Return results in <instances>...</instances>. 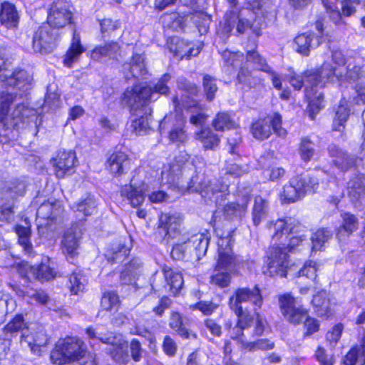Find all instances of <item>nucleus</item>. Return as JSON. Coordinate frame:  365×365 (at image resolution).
<instances>
[{
    "mask_svg": "<svg viewBox=\"0 0 365 365\" xmlns=\"http://www.w3.org/2000/svg\"><path fill=\"white\" fill-rule=\"evenodd\" d=\"M162 182L169 185H179L186 182L187 190L198 192L204 198L219 203L227 195L229 185L224 178H210L207 173L206 165L200 159L192 162L181 163L175 160L164 165L161 173Z\"/></svg>",
    "mask_w": 365,
    "mask_h": 365,
    "instance_id": "f257e3e1",
    "label": "nucleus"
},
{
    "mask_svg": "<svg viewBox=\"0 0 365 365\" xmlns=\"http://www.w3.org/2000/svg\"><path fill=\"white\" fill-rule=\"evenodd\" d=\"M16 101L15 93H3L0 98V123L4 127L22 129L37 118L36 111L24 103Z\"/></svg>",
    "mask_w": 365,
    "mask_h": 365,
    "instance_id": "f03ea898",
    "label": "nucleus"
},
{
    "mask_svg": "<svg viewBox=\"0 0 365 365\" xmlns=\"http://www.w3.org/2000/svg\"><path fill=\"white\" fill-rule=\"evenodd\" d=\"M268 229L272 233V242L276 247H285L284 252H292L295 247L302 243L307 237L308 232L306 227L294 218L287 217L272 221Z\"/></svg>",
    "mask_w": 365,
    "mask_h": 365,
    "instance_id": "7ed1b4c3",
    "label": "nucleus"
},
{
    "mask_svg": "<svg viewBox=\"0 0 365 365\" xmlns=\"http://www.w3.org/2000/svg\"><path fill=\"white\" fill-rule=\"evenodd\" d=\"M86 346L83 341L77 337H66L60 339L56 344L51 352L50 359L53 364H78L79 363H70L81 359L86 354Z\"/></svg>",
    "mask_w": 365,
    "mask_h": 365,
    "instance_id": "20e7f679",
    "label": "nucleus"
},
{
    "mask_svg": "<svg viewBox=\"0 0 365 365\" xmlns=\"http://www.w3.org/2000/svg\"><path fill=\"white\" fill-rule=\"evenodd\" d=\"M177 84L178 88L184 92V98H187V100H182V106L185 108L190 110L191 112V116L190 118V123L195 126L202 125L207 116L203 113L204 106L193 99L199 93L197 87L195 83L189 82L184 77H179L177 81Z\"/></svg>",
    "mask_w": 365,
    "mask_h": 365,
    "instance_id": "39448f33",
    "label": "nucleus"
},
{
    "mask_svg": "<svg viewBox=\"0 0 365 365\" xmlns=\"http://www.w3.org/2000/svg\"><path fill=\"white\" fill-rule=\"evenodd\" d=\"M318 186L319 182L315 178L309 175H297L283 187L280 199L284 203L294 202L302 198L306 193L314 192Z\"/></svg>",
    "mask_w": 365,
    "mask_h": 365,
    "instance_id": "423d86ee",
    "label": "nucleus"
},
{
    "mask_svg": "<svg viewBox=\"0 0 365 365\" xmlns=\"http://www.w3.org/2000/svg\"><path fill=\"white\" fill-rule=\"evenodd\" d=\"M322 77L327 81L338 82L340 85L349 83H354L365 78V67L360 65L356 61L349 62L344 73L337 67H332L329 63H324L321 67Z\"/></svg>",
    "mask_w": 365,
    "mask_h": 365,
    "instance_id": "0eeeda50",
    "label": "nucleus"
},
{
    "mask_svg": "<svg viewBox=\"0 0 365 365\" xmlns=\"http://www.w3.org/2000/svg\"><path fill=\"white\" fill-rule=\"evenodd\" d=\"M305 78L311 86L310 89L308 86L306 88L305 95L309 99L307 109L310 118L314 120L315 115L324 107V93L318 88H322L328 81L322 77L321 70L308 71L305 73Z\"/></svg>",
    "mask_w": 365,
    "mask_h": 365,
    "instance_id": "6e6552de",
    "label": "nucleus"
},
{
    "mask_svg": "<svg viewBox=\"0 0 365 365\" xmlns=\"http://www.w3.org/2000/svg\"><path fill=\"white\" fill-rule=\"evenodd\" d=\"M10 67L4 51L0 48V84L6 88L27 90L31 81L28 73L24 70L13 71Z\"/></svg>",
    "mask_w": 365,
    "mask_h": 365,
    "instance_id": "1a4fd4ad",
    "label": "nucleus"
},
{
    "mask_svg": "<svg viewBox=\"0 0 365 365\" xmlns=\"http://www.w3.org/2000/svg\"><path fill=\"white\" fill-rule=\"evenodd\" d=\"M235 230H232L225 236H221L217 241V259L215 267V271H227L232 272L237 264L236 257L232 252L235 241Z\"/></svg>",
    "mask_w": 365,
    "mask_h": 365,
    "instance_id": "9d476101",
    "label": "nucleus"
},
{
    "mask_svg": "<svg viewBox=\"0 0 365 365\" xmlns=\"http://www.w3.org/2000/svg\"><path fill=\"white\" fill-rule=\"evenodd\" d=\"M285 247H276L275 244L269 248L267 254V266L263 273L269 277H286L289 269L288 255L284 250Z\"/></svg>",
    "mask_w": 365,
    "mask_h": 365,
    "instance_id": "9b49d317",
    "label": "nucleus"
},
{
    "mask_svg": "<svg viewBox=\"0 0 365 365\" xmlns=\"http://www.w3.org/2000/svg\"><path fill=\"white\" fill-rule=\"evenodd\" d=\"M26 185L23 182L16 181L3 191L0 197V221L7 223L14 220L15 200L25 193Z\"/></svg>",
    "mask_w": 365,
    "mask_h": 365,
    "instance_id": "f8f14e48",
    "label": "nucleus"
},
{
    "mask_svg": "<svg viewBox=\"0 0 365 365\" xmlns=\"http://www.w3.org/2000/svg\"><path fill=\"white\" fill-rule=\"evenodd\" d=\"M250 303L255 310L259 309L263 303L261 291L257 286L237 288L229 299V307L235 313H240L242 304Z\"/></svg>",
    "mask_w": 365,
    "mask_h": 365,
    "instance_id": "ddd939ff",
    "label": "nucleus"
},
{
    "mask_svg": "<svg viewBox=\"0 0 365 365\" xmlns=\"http://www.w3.org/2000/svg\"><path fill=\"white\" fill-rule=\"evenodd\" d=\"M152 91L139 84L128 87L121 96V102L128 106L133 114L150 102Z\"/></svg>",
    "mask_w": 365,
    "mask_h": 365,
    "instance_id": "4468645a",
    "label": "nucleus"
},
{
    "mask_svg": "<svg viewBox=\"0 0 365 365\" xmlns=\"http://www.w3.org/2000/svg\"><path fill=\"white\" fill-rule=\"evenodd\" d=\"M278 304L281 314L290 324L298 325L307 317V310L302 307H297L294 297L289 293L279 295Z\"/></svg>",
    "mask_w": 365,
    "mask_h": 365,
    "instance_id": "2eb2a0df",
    "label": "nucleus"
},
{
    "mask_svg": "<svg viewBox=\"0 0 365 365\" xmlns=\"http://www.w3.org/2000/svg\"><path fill=\"white\" fill-rule=\"evenodd\" d=\"M248 29L252 30L257 36L260 35L259 29L254 25L251 19L244 17L242 12L231 10L226 13L223 27L225 34L233 32L234 34H242Z\"/></svg>",
    "mask_w": 365,
    "mask_h": 365,
    "instance_id": "dca6fc26",
    "label": "nucleus"
},
{
    "mask_svg": "<svg viewBox=\"0 0 365 365\" xmlns=\"http://www.w3.org/2000/svg\"><path fill=\"white\" fill-rule=\"evenodd\" d=\"M57 33L48 25L41 26L34 33L31 43L34 51L42 54L51 53L56 47Z\"/></svg>",
    "mask_w": 365,
    "mask_h": 365,
    "instance_id": "f3484780",
    "label": "nucleus"
},
{
    "mask_svg": "<svg viewBox=\"0 0 365 365\" xmlns=\"http://www.w3.org/2000/svg\"><path fill=\"white\" fill-rule=\"evenodd\" d=\"M88 337L92 340H99L103 343L110 344L112 348L109 350L112 358L116 361H120L124 356V349L126 346L121 339H118L114 336L113 333L108 332L103 334L99 332L97 329L93 327H88L86 330Z\"/></svg>",
    "mask_w": 365,
    "mask_h": 365,
    "instance_id": "a211bd4d",
    "label": "nucleus"
},
{
    "mask_svg": "<svg viewBox=\"0 0 365 365\" xmlns=\"http://www.w3.org/2000/svg\"><path fill=\"white\" fill-rule=\"evenodd\" d=\"M185 120L180 113L176 115L175 123L172 120V117H165L160 123L159 128L160 132L167 128H170L168 132V138L173 143L178 145H184L188 140V135L184 129Z\"/></svg>",
    "mask_w": 365,
    "mask_h": 365,
    "instance_id": "6ab92c4d",
    "label": "nucleus"
},
{
    "mask_svg": "<svg viewBox=\"0 0 365 365\" xmlns=\"http://www.w3.org/2000/svg\"><path fill=\"white\" fill-rule=\"evenodd\" d=\"M72 12L68 4L63 1H54L49 9L47 24L51 28L60 29L71 24Z\"/></svg>",
    "mask_w": 365,
    "mask_h": 365,
    "instance_id": "aec40b11",
    "label": "nucleus"
},
{
    "mask_svg": "<svg viewBox=\"0 0 365 365\" xmlns=\"http://www.w3.org/2000/svg\"><path fill=\"white\" fill-rule=\"evenodd\" d=\"M181 222L178 214L162 213L159 217L158 232L164 238H175L180 232Z\"/></svg>",
    "mask_w": 365,
    "mask_h": 365,
    "instance_id": "412c9836",
    "label": "nucleus"
},
{
    "mask_svg": "<svg viewBox=\"0 0 365 365\" xmlns=\"http://www.w3.org/2000/svg\"><path fill=\"white\" fill-rule=\"evenodd\" d=\"M77 161L75 153L72 151H61L53 160L55 175L58 178H63L73 172Z\"/></svg>",
    "mask_w": 365,
    "mask_h": 365,
    "instance_id": "4be33fe9",
    "label": "nucleus"
},
{
    "mask_svg": "<svg viewBox=\"0 0 365 365\" xmlns=\"http://www.w3.org/2000/svg\"><path fill=\"white\" fill-rule=\"evenodd\" d=\"M81 237L82 232L78 225H73L66 231L61 244L63 252L68 259L78 255Z\"/></svg>",
    "mask_w": 365,
    "mask_h": 365,
    "instance_id": "5701e85b",
    "label": "nucleus"
},
{
    "mask_svg": "<svg viewBox=\"0 0 365 365\" xmlns=\"http://www.w3.org/2000/svg\"><path fill=\"white\" fill-rule=\"evenodd\" d=\"M106 168L113 175L119 176L130 170V160L125 153L115 152L107 160Z\"/></svg>",
    "mask_w": 365,
    "mask_h": 365,
    "instance_id": "b1692460",
    "label": "nucleus"
},
{
    "mask_svg": "<svg viewBox=\"0 0 365 365\" xmlns=\"http://www.w3.org/2000/svg\"><path fill=\"white\" fill-rule=\"evenodd\" d=\"M143 270V263L139 258H133L125 264L120 274V283L123 285L135 284Z\"/></svg>",
    "mask_w": 365,
    "mask_h": 365,
    "instance_id": "393cba45",
    "label": "nucleus"
},
{
    "mask_svg": "<svg viewBox=\"0 0 365 365\" xmlns=\"http://www.w3.org/2000/svg\"><path fill=\"white\" fill-rule=\"evenodd\" d=\"M347 190L352 202L365 203V176L363 174L353 176L348 182Z\"/></svg>",
    "mask_w": 365,
    "mask_h": 365,
    "instance_id": "a878e982",
    "label": "nucleus"
},
{
    "mask_svg": "<svg viewBox=\"0 0 365 365\" xmlns=\"http://www.w3.org/2000/svg\"><path fill=\"white\" fill-rule=\"evenodd\" d=\"M295 50L303 56H309L312 49L318 47L321 43V37L313 33H303L294 38Z\"/></svg>",
    "mask_w": 365,
    "mask_h": 365,
    "instance_id": "bb28decb",
    "label": "nucleus"
},
{
    "mask_svg": "<svg viewBox=\"0 0 365 365\" xmlns=\"http://www.w3.org/2000/svg\"><path fill=\"white\" fill-rule=\"evenodd\" d=\"M249 200V195H245L238 197L237 202L227 204L223 208L225 217L229 220L241 219L247 211Z\"/></svg>",
    "mask_w": 365,
    "mask_h": 365,
    "instance_id": "cd10ccee",
    "label": "nucleus"
},
{
    "mask_svg": "<svg viewBox=\"0 0 365 365\" xmlns=\"http://www.w3.org/2000/svg\"><path fill=\"white\" fill-rule=\"evenodd\" d=\"M312 304L315 312L320 317H329L331 314L332 299L329 293L322 290L314 295Z\"/></svg>",
    "mask_w": 365,
    "mask_h": 365,
    "instance_id": "c85d7f7f",
    "label": "nucleus"
},
{
    "mask_svg": "<svg viewBox=\"0 0 365 365\" xmlns=\"http://www.w3.org/2000/svg\"><path fill=\"white\" fill-rule=\"evenodd\" d=\"M19 21V15L15 6L9 2H0V22L8 29L15 28Z\"/></svg>",
    "mask_w": 365,
    "mask_h": 365,
    "instance_id": "c756f323",
    "label": "nucleus"
},
{
    "mask_svg": "<svg viewBox=\"0 0 365 365\" xmlns=\"http://www.w3.org/2000/svg\"><path fill=\"white\" fill-rule=\"evenodd\" d=\"M164 277L166 282L164 286L165 292H168L173 296L178 295L184 282L182 274L172 269H165Z\"/></svg>",
    "mask_w": 365,
    "mask_h": 365,
    "instance_id": "7c9ffc66",
    "label": "nucleus"
},
{
    "mask_svg": "<svg viewBox=\"0 0 365 365\" xmlns=\"http://www.w3.org/2000/svg\"><path fill=\"white\" fill-rule=\"evenodd\" d=\"M53 265V262L49 258H46L38 266L30 267L29 272L35 279L48 281L53 279L56 275Z\"/></svg>",
    "mask_w": 365,
    "mask_h": 365,
    "instance_id": "2f4dec72",
    "label": "nucleus"
},
{
    "mask_svg": "<svg viewBox=\"0 0 365 365\" xmlns=\"http://www.w3.org/2000/svg\"><path fill=\"white\" fill-rule=\"evenodd\" d=\"M83 51L84 48L81 43L80 35L76 32V30L74 29L71 46L67 51L63 59L64 65L67 67H71L78 60Z\"/></svg>",
    "mask_w": 365,
    "mask_h": 365,
    "instance_id": "473e14b6",
    "label": "nucleus"
},
{
    "mask_svg": "<svg viewBox=\"0 0 365 365\" xmlns=\"http://www.w3.org/2000/svg\"><path fill=\"white\" fill-rule=\"evenodd\" d=\"M63 207L60 202L54 200L42 203L36 211L38 218L53 220L62 212Z\"/></svg>",
    "mask_w": 365,
    "mask_h": 365,
    "instance_id": "72a5a7b5",
    "label": "nucleus"
},
{
    "mask_svg": "<svg viewBox=\"0 0 365 365\" xmlns=\"http://www.w3.org/2000/svg\"><path fill=\"white\" fill-rule=\"evenodd\" d=\"M341 365H365V335L361 345L352 347L344 356Z\"/></svg>",
    "mask_w": 365,
    "mask_h": 365,
    "instance_id": "f704fd0d",
    "label": "nucleus"
},
{
    "mask_svg": "<svg viewBox=\"0 0 365 365\" xmlns=\"http://www.w3.org/2000/svg\"><path fill=\"white\" fill-rule=\"evenodd\" d=\"M342 225L337 229L336 232V237L340 241L344 240L358 229V220L354 215L344 213L342 215Z\"/></svg>",
    "mask_w": 365,
    "mask_h": 365,
    "instance_id": "c9c22d12",
    "label": "nucleus"
},
{
    "mask_svg": "<svg viewBox=\"0 0 365 365\" xmlns=\"http://www.w3.org/2000/svg\"><path fill=\"white\" fill-rule=\"evenodd\" d=\"M269 212L268 201L258 195L255 197L254 204L252 209V217L253 224L258 226L263 220H264Z\"/></svg>",
    "mask_w": 365,
    "mask_h": 365,
    "instance_id": "e433bc0d",
    "label": "nucleus"
},
{
    "mask_svg": "<svg viewBox=\"0 0 365 365\" xmlns=\"http://www.w3.org/2000/svg\"><path fill=\"white\" fill-rule=\"evenodd\" d=\"M196 138L202 145L204 150H214L220 144L219 136L210 128L202 129L196 133Z\"/></svg>",
    "mask_w": 365,
    "mask_h": 365,
    "instance_id": "4c0bfd02",
    "label": "nucleus"
},
{
    "mask_svg": "<svg viewBox=\"0 0 365 365\" xmlns=\"http://www.w3.org/2000/svg\"><path fill=\"white\" fill-rule=\"evenodd\" d=\"M124 71H128L134 78L143 77L147 73V69L144 63V57L142 55L133 54L130 61L123 65Z\"/></svg>",
    "mask_w": 365,
    "mask_h": 365,
    "instance_id": "58836bf2",
    "label": "nucleus"
},
{
    "mask_svg": "<svg viewBox=\"0 0 365 365\" xmlns=\"http://www.w3.org/2000/svg\"><path fill=\"white\" fill-rule=\"evenodd\" d=\"M210 238L204 233H197L188 239L189 244L193 247L195 257L200 259L202 256L206 254Z\"/></svg>",
    "mask_w": 365,
    "mask_h": 365,
    "instance_id": "ea45409f",
    "label": "nucleus"
},
{
    "mask_svg": "<svg viewBox=\"0 0 365 365\" xmlns=\"http://www.w3.org/2000/svg\"><path fill=\"white\" fill-rule=\"evenodd\" d=\"M98 204L93 196L88 195L86 198L75 203L72 209L78 212V215H83L85 217L90 216L97 212Z\"/></svg>",
    "mask_w": 365,
    "mask_h": 365,
    "instance_id": "a19ab883",
    "label": "nucleus"
},
{
    "mask_svg": "<svg viewBox=\"0 0 365 365\" xmlns=\"http://www.w3.org/2000/svg\"><path fill=\"white\" fill-rule=\"evenodd\" d=\"M120 194L129 201L130 204L136 207L140 206L145 200V195L142 189L135 187L131 184L123 186Z\"/></svg>",
    "mask_w": 365,
    "mask_h": 365,
    "instance_id": "79ce46f5",
    "label": "nucleus"
},
{
    "mask_svg": "<svg viewBox=\"0 0 365 365\" xmlns=\"http://www.w3.org/2000/svg\"><path fill=\"white\" fill-rule=\"evenodd\" d=\"M333 232L327 228L317 230L311 237L312 251L322 250L332 239Z\"/></svg>",
    "mask_w": 365,
    "mask_h": 365,
    "instance_id": "37998d69",
    "label": "nucleus"
},
{
    "mask_svg": "<svg viewBox=\"0 0 365 365\" xmlns=\"http://www.w3.org/2000/svg\"><path fill=\"white\" fill-rule=\"evenodd\" d=\"M170 79L171 76L169 73H165L155 83L144 86L145 88H150L152 91L153 96L150 98V102L157 101L158 95L167 96L170 93V87L168 83Z\"/></svg>",
    "mask_w": 365,
    "mask_h": 365,
    "instance_id": "c03bdc74",
    "label": "nucleus"
},
{
    "mask_svg": "<svg viewBox=\"0 0 365 365\" xmlns=\"http://www.w3.org/2000/svg\"><path fill=\"white\" fill-rule=\"evenodd\" d=\"M253 136L260 140L268 138L272 133L270 120L267 118L254 122L251 127Z\"/></svg>",
    "mask_w": 365,
    "mask_h": 365,
    "instance_id": "a18cd8bd",
    "label": "nucleus"
},
{
    "mask_svg": "<svg viewBox=\"0 0 365 365\" xmlns=\"http://www.w3.org/2000/svg\"><path fill=\"white\" fill-rule=\"evenodd\" d=\"M191 245L188 240L183 243L176 244L171 251V256L176 260H192L196 259L193 250H188Z\"/></svg>",
    "mask_w": 365,
    "mask_h": 365,
    "instance_id": "49530a36",
    "label": "nucleus"
},
{
    "mask_svg": "<svg viewBox=\"0 0 365 365\" xmlns=\"http://www.w3.org/2000/svg\"><path fill=\"white\" fill-rule=\"evenodd\" d=\"M246 61L252 63L258 71L271 72V67L267 64L266 59L257 50L247 51Z\"/></svg>",
    "mask_w": 365,
    "mask_h": 365,
    "instance_id": "de8ad7c7",
    "label": "nucleus"
},
{
    "mask_svg": "<svg viewBox=\"0 0 365 365\" xmlns=\"http://www.w3.org/2000/svg\"><path fill=\"white\" fill-rule=\"evenodd\" d=\"M237 81L248 88H253L259 84L262 80L255 73L250 71L245 67H242L237 75Z\"/></svg>",
    "mask_w": 365,
    "mask_h": 365,
    "instance_id": "09e8293b",
    "label": "nucleus"
},
{
    "mask_svg": "<svg viewBox=\"0 0 365 365\" xmlns=\"http://www.w3.org/2000/svg\"><path fill=\"white\" fill-rule=\"evenodd\" d=\"M170 327L177 331L180 336L185 339L189 338L190 333L188 329L184 326L182 316L179 312H173L170 315Z\"/></svg>",
    "mask_w": 365,
    "mask_h": 365,
    "instance_id": "8fccbe9b",
    "label": "nucleus"
},
{
    "mask_svg": "<svg viewBox=\"0 0 365 365\" xmlns=\"http://www.w3.org/2000/svg\"><path fill=\"white\" fill-rule=\"evenodd\" d=\"M314 143L307 138H303L299 143V153L302 160L309 162L315 155Z\"/></svg>",
    "mask_w": 365,
    "mask_h": 365,
    "instance_id": "3c124183",
    "label": "nucleus"
},
{
    "mask_svg": "<svg viewBox=\"0 0 365 365\" xmlns=\"http://www.w3.org/2000/svg\"><path fill=\"white\" fill-rule=\"evenodd\" d=\"M257 14L269 20L275 17L277 6L273 0H259L257 3Z\"/></svg>",
    "mask_w": 365,
    "mask_h": 365,
    "instance_id": "603ef678",
    "label": "nucleus"
},
{
    "mask_svg": "<svg viewBox=\"0 0 365 365\" xmlns=\"http://www.w3.org/2000/svg\"><path fill=\"white\" fill-rule=\"evenodd\" d=\"M237 317L238 321L237 326L235 327L237 330V334L235 338L240 339L244 336L243 330L250 327L251 323H252L253 318L252 317L247 313L244 309H242L240 313H235Z\"/></svg>",
    "mask_w": 365,
    "mask_h": 365,
    "instance_id": "864d4df0",
    "label": "nucleus"
},
{
    "mask_svg": "<svg viewBox=\"0 0 365 365\" xmlns=\"http://www.w3.org/2000/svg\"><path fill=\"white\" fill-rule=\"evenodd\" d=\"M212 125L216 130L223 131L235 127V122L231 119L227 113H219L215 120Z\"/></svg>",
    "mask_w": 365,
    "mask_h": 365,
    "instance_id": "5fc2aeb1",
    "label": "nucleus"
},
{
    "mask_svg": "<svg viewBox=\"0 0 365 365\" xmlns=\"http://www.w3.org/2000/svg\"><path fill=\"white\" fill-rule=\"evenodd\" d=\"M231 272L215 270V273L210 277V283L222 289L226 288L231 282Z\"/></svg>",
    "mask_w": 365,
    "mask_h": 365,
    "instance_id": "6e6d98bb",
    "label": "nucleus"
},
{
    "mask_svg": "<svg viewBox=\"0 0 365 365\" xmlns=\"http://www.w3.org/2000/svg\"><path fill=\"white\" fill-rule=\"evenodd\" d=\"M86 282V279L83 275L73 272L69 277V288L71 293L77 294L78 292H83Z\"/></svg>",
    "mask_w": 365,
    "mask_h": 365,
    "instance_id": "4d7b16f0",
    "label": "nucleus"
},
{
    "mask_svg": "<svg viewBox=\"0 0 365 365\" xmlns=\"http://www.w3.org/2000/svg\"><path fill=\"white\" fill-rule=\"evenodd\" d=\"M202 86L207 100L212 101L218 88L216 79L210 75H205L203 77Z\"/></svg>",
    "mask_w": 365,
    "mask_h": 365,
    "instance_id": "13d9d810",
    "label": "nucleus"
},
{
    "mask_svg": "<svg viewBox=\"0 0 365 365\" xmlns=\"http://www.w3.org/2000/svg\"><path fill=\"white\" fill-rule=\"evenodd\" d=\"M27 328L24 322L22 315H16L11 322H9L4 327V331L6 333L14 334L17 332H21Z\"/></svg>",
    "mask_w": 365,
    "mask_h": 365,
    "instance_id": "bf43d9fd",
    "label": "nucleus"
},
{
    "mask_svg": "<svg viewBox=\"0 0 365 365\" xmlns=\"http://www.w3.org/2000/svg\"><path fill=\"white\" fill-rule=\"evenodd\" d=\"M349 115V110L344 106H339L336 111V116L334 120L333 130L341 131L344 128V123L346 122Z\"/></svg>",
    "mask_w": 365,
    "mask_h": 365,
    "instance_id": "052dcab7",
    "label": "nucleus"
},
{
    "mask_svg": "<svg viewBox=\"0 0 365 365\" xmlns=\"http://www.w3.org/2000/svg\"><path fill=\"white\" fill-rule=\"evenodd\" d=\"M357 158L346 153L344 155L343 158L334 159V164L342 172H346L356 165Z\"/></svg>",
    "mask_w": 365,
    "mask_h": 365,
    "instance_id": "680f3d73",
    "label": "nucleus"
},
{
    "mask_svg": "<svg viewBox=\"0 0 365 365\" xmlns=\"http://www.w3.org/2000/svg\"><path fill=\"white\" fill-rule=\"evenodd\" d=\"M24 297L41 304H46L49 299L48 294L41 289H29L24 292Z\"/></svg>",
    "mask_w": 365,
    "mask_h": 365,
    "instance_id": "e2e57ef3",
    "label": "nucleus"
},
{
    "mask_svg": "<svg viewBox=\"0 0 365 365\" xmlns=\"http://www.w3.org/2000/svg\"><path fill=\"white\" fill-rule=\"evenodd\" d=\"M120 303L118 295L113 292H105L101 298V304L103 309L111 310Z\"/></svg>",
    "mask_w": 365,
    "mask_h": 365,
    "instance_id": "0e129e2a",
    "label": "nucleus"
},
{
    "mask_svg": "<svg viewBox=\"0 0 365 365\" xmlns=\"http://www.w3.org/2000/svg\"><path fill=\"white\" fill-rule=\"evenodd\" d=\"M132 127L136 135H143L146 134L150 129L149 118L148 116H140L132 122Z\"/></svg>",
    "mask_w": 365,
    "mask_h": 365,
    "instance_id": "69168bd1",
    "label": "nucleus"
},
{
    "mask_svg": "<svg viewBox=\"0 0 365 365\" xmlns=\"http://www.w3.org/2000/svg\"><path fill=\"white\" fill-rule=\"evenodd\" d=\"M222 58L227 66L237 68L243 61V54L240 52H231L226 50L222 53Z\"/></svg>",
    "mask_w": 365,
    "mask_h": 365,
    "instance_id": "338daca9",
    "label": "nucleus"
},
{
    "mask_svg": "<svg viewBox=\"0 0 365 365\" xmlns=\"http://www.w3.org/2000/svg\"><path fill=\"white\" fill-rule=\"evenodd\" d=\"M187 365H212L207 354L203 352L195 351L190 354L187 359Z\"/></svg>",
    "mask_w": 365,
    "mask_h": 365,
    "instance_id": "774afa93",
    "label": "nucleus"
}]
</instances>
